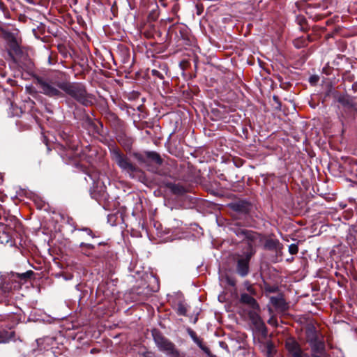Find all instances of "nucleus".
Wrapping results in <instances>:
<instances>
[{
    "label": "nucleus",
    "instance_id": "c756f323",
    "mask_svg": "<svg viewBox=\"0 0 357 357\" xmlns=\"http://www.w3.org/2000/svg\"><path fill=\"white\" fill-rule=\"evenodd\" d=\"M248 355H250L252 357L253 356V352L248 351Z\"/></svg>",
    "mask_w": 357,
    "mask_h": 357
},
{
    "label": "nucleus",
    "instance_id": "4468645a",
    "mask_svg": "<svg viewBox=\"0 0 357 357\" xmlns=\"http://www.w3.org/2000/svg\"><path fill=\"white\" fill-rule=\"evenodd\" d=\"M169 189L175 195H183L185 192V188L180 184H171Z\"/></svg>",
    "mask_w": 357,
    "mask_h": 357
},
{
    "label": "nucleus",
    "instance_id": "c85d7f7f",
    "mask_svg": "<svg viewBox=\"0 0 357 357\" xmlns=\"http://www.w3.org/2000/svg\"><path fill=\"white\" fill-rule=\"evenodd\" d=\"M86 243H81L79 246H80L81 248L86 247Z\"/></svg>",
    "mask_w": 357,
    "mask_h": 357
},
{
    "label": "nucleus",
    "instance_id": "423d86ee",
    "mask_svg": "<svg viewBox=\"0 0 357 357\" xmlns=\"http://www.w3.org/2000/svg\"><path fill=\"white\" fill-rule=\"evenodd\" d=\"M285 347L292 357H302L303 351L298 343L294 338L287 339Z\"/></svg>",
    "mask_w": 357,
    "mask_h": 357
},
{
    "label": "nucleus",
    "instance_id": "dca6fc26",
    "mask_svg": "<svg viewBox=\"0 0 357 357\" xmlns=\"http://www.w3.org/2000/svg\"><path fill=\"white\" fill-rule=\"evenodd\" d=\"M119 142L126 150L129 151L131 149L133 142L131 138L121 137Z\"/></svg>",
    "mask_w": 357,
    "mask_h": 357
},
{
    "label": "nucleus",
    "instance_id": "5701e85b",
    "mask_svg": "<svg viewBox=\"0 0 357 357\" xmlns=\"http://www.w3.org/2000/svg\"><path fill=\"white\" fill-rule=\"evenodd\" d=\"M298 251V248L297 244H291L289 246V252L291 255H296Z\"/></svg>",
    "mask_w": 357,
    "mask_h": 357
},
{
    "label": "nucleus",
    "instance_id": "9b49d317",
    "mask_svg": "<svg viewBox=\"0 0 357 357\" xmlns=\"http://www.w3.org/2000/svg\"><path fill=\"white\" fill-rule=\"evenodd\" d=\"M146 160L153 162L157 165H161L162 160L158 153L155 151H146L145 152Z\"/></svg>",
    "mask_w": 357,
    "mask_h": 357
},
{
    "label": "nucleus",
    "instance_id": "7c9ffc66",
    "mask_svg": "<svg viewBox=\"0 0 357 357\" xmlns=\"http://www.w3.org/2000/svg\"><path fill=\"white\" fill-rule=\"evenodd\" d=\"M312 81H314V79H313L312 77H310V82H312Z\"/></svg>",
    "mask_w": 357,
    "mask_h": 357
},
{
    "label": "nucleus",
    "instance_id": "39448f33",
    "mask_svg": "<svg viewBox=\"0 0 357 357\" xmlns=\"http://www.w3.org/2000/svg\"><path fill=\"white\" fill-rule=\"evenodd\" d=\"M251 256L252 253L247 252L237 261V272L242 277H245L248 274L249 261Z\"/></svg>",
    "mask_w": 357,
    "mask_h": 357
},
{
    "label": "nucleus",
    "instance_id": "4be33fe9",
    "mask_svg": "<svg viewBox=\"0 0 357 357\" xmlns=\"http://www.w3.org/2000/svg\"><path fill=\"white\" fill-rule=\"evenodd\" d=\"M135 158L140 163H145L146 162V155L142 153H136L134 154Z\"/></svg>",
    "mask_w": 357,
    "mask_h": 357
},
{
    "label": "nucleus",
    "instance_id": "2f4dec72",
    "mask_svg": "<svg viewBox=\"0 0 357 357\" xmlns=\"http://www.w3.org/2000/svg\"><path fill=\"white\" fill-rule=\"evenodd\" d=\"M312 81H314V79H313L312 77H310V82H312Z\"/></svg>",
    "mask_w": 357,
    "mask_h": 357
},
{
    "label": "nucleus",
    "instance_id": "a878e982",
    "mask_svg": "<svg viewBox=\"0 0 357 357\" xmlns=\"http://www.w3.org/2000/svg\"><path fill=\"white\" fill-rule=\"evenodd\" d=\"M33 271H29L26 273H24L20 275V278L22 279H26L28 278H29L32 274H33Z\"/></svg>",
    "mask_w": 357,
    "mask_h": 357
},
{
    "label": "nucleus",
    "instance_id": "0eeeda50",
    "mask_svg": "<svg viewBox=\"0 0 357 357\" xmlns=\"http://www.w3.org/2000/svg\"><path fill=\"white\" fill-rule=\"evenodd\" d=\"M240 302L248 305L252 310H259V305L257 301L252 296V294L242 293L240 297Z\"/></svg>",
    "mask_w": 357,
    "mask_h": 357
},
{
    "label": "nucleus",
    "instance_id": "7ed1b4c3",
    "mask_svg": "<svg viewBox=\"0 0 357 357\" xmlns=\"http://www.w3.org/2000/svg\"><path fill=\"white\" fill-rule=\"evenodd\" d=\"M109 152L112 160L116 163L122 172L128 173L130 177H134V174L137 172L138 168L130 162L128 157L115 146L109 147Z\"/></svg>",
    "mask_w": 357,
    "mask_h": 357
},
{
    "label": "nucleus",
    "instance_id": "6ab92c4d",
    "mask_svg": "<svg viewBox=\"0 0 357 357\" xmlns=\"http://www.w3.org/2000/svg\"><path fill=\"white\" fill-rule=\"evenodd\" d=\"M8 38L10 47L13 50V51L17 52L19 50V46L16 38L13 35H10Z\"/></svg>",
    "mask_w": 357,
    "mask_h": 357
},
{
    "label": "nucleus",
    "instance_id": "393cba45",
    "mask_svg": "<svg viewBox=\"0 0 357 357\" xmlns=\"http://www.w3.org/2000/svg\"><path fill=\"white\" fill-rule=\"evenodd\" d=\"M151 74H152L153 76L157 77L160 79H164L163 75L160 72H159L158 70H156V69H153L151 70Z\"/></svg>",
    "mask_w": 357,
    "mask_h": 357
},
{
    "label": "nucleus",
    "instance_id": "2eb2a0df",
    "mask_svg": "<svg viewBox=\"0 0 357 357\" xmlns=\"http://www.w3.org/2000/svg\"><path fill=\"white\" fill-rule=\"evenodd\" d=\"M280 243L277 239H268L266 241L265 246L270 250H277L280 248Z\"/></svg>",
    "mask_w": 357,
    "mask_h": 357
},
{
    "label": "nucleus",
    "instance_id": "b1692460",
    "mask_svg": "<svg viewBox=\"0 0 357 357\" xmlns=\"http://www.w3.org/2000/svg\"><path fill=\"white\" fill-rule=\"evenodd\" d=\"M245 286L246 287V289H247L249 294H252L254 296L257 294L255 289L252 287V286L251 284H250L249 282H245Z\"/></svg>",
    "mask_w": 357,
    "mask_h": 357
},
{
    "label": "nucleus",
    "instance_id": "f03ea898",
    "mask_svg": "<svg viewBox=\"0 0 357 357\" xmlns=\"http://www.w3.org/2000/svg\"><path fill=\"white\" fill-rule=\"evenodd\" d=\"M61 86L63 93L71 96L77 102L85 105L91 102V96L86 92V88L82 84L65 81V83Z\"/></svg>",
    "mask_w": 357,
    "mask_h": 357
},
{
    "label": "nucleus",
    "instance_id": "f257e3e1",
    "mask_svg": "<svg viewBox=\"0 0 357 357\" xmlns=\"http://www.w3.org/2000/svg\"><path fill=\"white\" fill-rule=\"evenodd\" d=\"M36 81L40 93L44 95L51 98H63L64 96L61 85L63 84L65 81H61L59 77L56 76L51 77H38Z\"/></svg>",
    "mask_w": 357,
    "mask_h": 357
},
{
    "label": "nucleus",
    "instance_id": "bb28decb",
    "mask_svg": "<svg viewBox=\"0 0 357 357\" xmlns=\"http://www.w3.org/2000/svg\"><path fill=\"white\" fill-rule=\"evenodd\" d=\"M81 230L86 231V233H87V234L91 236L92 238L95 237V236L93 234L92 231L89 228H83Z\"/></svg>",
    "mask_w": 357,
    "mask_h": 357
},
{
    "label": "nucleus",
    "instance_id": "f3484780",
    "mask_svg": "<svg viewBox=\"0 0 357 357\" xmlns=\"http://www.w3.org/2000/svg\"><path fill=\"white\" fill-rule=\"evenodd\" d=\"M319 338L317 331L314 327L308 328L307 330V340L310 344L312 340Z\"/></svg>",
    "mask_w": 357,
    "mask_h": 357
},
{
    "label": "nucleus",
    "instance_id": "a211bd4d",
    "mask_svg": "<svg viewBox=\"0 0 357 357\" xmlns=\"http://www.w3.org/2000/svg\"><path fill=\"white\" fill-rule=\"evenodd\" d=\"M258 310H253L250 313V317L252 321L256 325H261V319L257 313Z\"/></svg>",
    "mask_w": 357,
    "mask_h": 357
},
{
    "label": "nucleus",
    "instance_id": "1a4fd4ad",
    "mask_svg": "<svg viewBox=\"0 0 357 357\" xmlns=\"http://www.w3.org/2000/svg\"><path fill=\"white\" fill-rule=\"evenodd\" d=\"M270 301L276 310L282 312L286 310L287 304L282 296H272Z\"/></svg>",
    "mask_w": 357,
    "mask_h": 357
},
{
    "label": "nucleus",
    "instance_id": "6e6552de",
    "mask_svg": "<svg viewBox=\"0 0 357 357\" xmlns=\"http://www.w3.org/2000/svg\"><path fill=\"white\" fill-rule=\"evenodd\" d=\"M231 208L237 212L246 213L249 211L250 204L245 200H240L230 204Z\"/></svg>",
    "mask_w": 357,
    "mask_h": 357
},
{
    "label": "nucleus",
    "instance_id": "f8f14e48",
    "mask_svg": "<svg viewBox=\"0 0 357 357\" xmlns=\"http://www.w3.org/2000/svg\"><path fill=\"white\" fill-rule=\"evenodd\" d=\"M14 335L13 331H0V344L8 342L14 337Z\"/></svg>",
    "mask_w": 357,
    "mask_h": 357
},
{
    "label": "nucleus",
    "instance_id": "412c9836",
    "mask_svg": "<svg viewBox=\"0 0 357 357\" xmlns=\"http://www.w3.org/2000/svg\"><path fill=\"white\" fill-rule=\"evenodd\" d=\"M177 313L179 315H185L187 313V308L183 303H179L177 307Z\"/></svg>",
    "mask_w": 357,
    "mask_h": 357
},
{
    "label": "nucleus",
    "instance_id": "ddd939ff",
    "mask_svg": "<svg viewBox=\"0 0 357 357\" xmlns=\"http://www.w3.org/2000/svg\"><path fill=\"white\" fill-rule=\"evenodd\" d=\"M276 352L275 345L271 341H268L265 344V355L266 357H273Z\"/></svg>",
    "mask_w": 357,
    "mask_h": 357
},
{
    "label": "nucleus",
    "instance_id": "20e7f679",
    "mask_svg": "<svg viewBox=\"0 0 357 357\" xmlns=\"http://www.w3.org/2000/svg\"><path fill=\"white\" fill-rule=\"evenodd\" d=\"M153 336L154 342L160 351L164 352L169 357H181L179 351L176 348L174 344L167 338L158 332L153 333Z\"/></svg>",
    "mask_w": 357,
    "mask_h": 357
},
{
    "label": "nucleus",
    "instance_id": "9d476101",
    "mask_svg": "<svg viewBox=\"0 0 357 357\" xmlns=\"http://www.w3.org/2000/svg\"><path fill=\"white\" fill-rule=\"evenodd\" d=\"M314 354H321L324 351L325 345L323 340L317 338V340H312L310 344Z\"/></svg>",
    "mask_w": 357,
    "mask_h": 357
},
{
    "label": "nucleus",
    "instance_id": "aec40b11",
    "mask_svg": "<svg viewBox=\"0 0 357 357\" xmlns=\"http://www.w3.org/2000/svg\"><path fill=\"white\" fill-rule=\"evenodd\" d=\"M294 45L296 48H301L307 45V41L306 39L301 38L294 40Z\"/></svg>",
    "mask_w": 357,
    "mask_h": 357
},
{
    "label": "nucleus",
    "instance_id": "cd10ccee",
    "mask_svg": "<svg viewBox=\"0 0 357 357\" xmlns=\"http://www.w3.org/2000/svg\"><path fill=\"white\" fill-rule=\"evenodd\" d=\"M86 248H87L89 249H93L94 246L92 244L86 243Z\"/></svg>",
    "mask_w": 357,
    "mask_h": 357
}]
</instances>
